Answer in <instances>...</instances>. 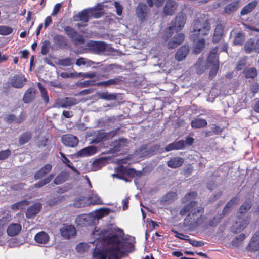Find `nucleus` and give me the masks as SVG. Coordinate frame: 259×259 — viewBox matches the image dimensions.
<instances>
[{
	"instance_id": "nucleus-1",
	"label": "nucleus",
	"mask_w": 259,
	"mask_h": 259,
	"mask_svg": "<svg viewBox=\"0 0 259 259\" xmlns=\"http://www.w3.org/2000/svg\"><path fill=\"white\" fill-rule=\"evenodd\" d=\"M197 196V193L194 191L187 193L182 199L183 203H188L180 210L181 216L186 215L183 221L185 227L193 229L200 226L204 221V208L199 206L196 201L193 200Z\"/></svg>"
},
{
	"instance_id": "nucleus-2",
	"label": "nucleus",
	"mask_w": 259,
	"mask_h": 259,
	"mask_svg": "<svg viewBox=\"0 0 259 259\" xmlns=\"http://www.w3.org/2000/svg\"><path fill=\"white\" fill-rule=\"evenodd\" d=\"M252 206V203L250 200H246L240 207L237 213L238 220L233 226L235 233H237L244 229L249 223V218L245 217V214Z\"/></svg>"
},
{
	"instance_id": "nucleus-3",
	"label": "nucleus",
	"mask_w": 259,
	"mask_h": 259,
	"mask_svg": "<svg viewBox=\"0 0 259 259\" xmlns=\"http://www.w3.org/2000/svg\"><path fill=\"white\" fill-rule=\"evenodd\" d=\"M210 30V24L207 20L203 23L199 19L194 20L192 24V30L190 32V38L194 42L200 36L206 35Z\"/></svg>"
},
{
	"instance_id": "nucleus-4",
	"label": "nucleus",
	"mask_w": 259,
	"mask_h": 259,
	"mask_svg": "<svg viewBox=\"0 0 259 259\" xmlns=\"http://www.w3.org/2000/svg\"><path fill=\"white\" fill-rule=\"evenodd\" d=\"M64 29L66 34L72 40L75 45H81L84 44L85 39L83 36L79 34L74 28L67 26L65 27Z\"/></svg>"
},
{
	"instance_id": "nucleus-5",
	"label": "nucleus",
	"mask_w": 259,
	"mask_h": 259,
	"mask_svg": "<svg viewBox=\"0 0 259 259\" xmlns=\"http://www.w3.org/2000/svg\"><path fill=\"white\" fill-rule=\"evenodd\" d=\"M96 221V218L90 214H82L79 215L75 219L76 224L81 227L94 225Z\"/></svg>"
},
{
	"instance_id": "nucleus-6",
	"label": "nucleus",
	"mask_w": 259,
	"mask_h": 259,
	"mask_svg": "<svg viewBox=\"0 0 259 259\" xmlns=\"http://www.w3.org/2000/svg\"><path fill=\"white\" fill-rule=\"evenodd\" d=\"M91 199V201L88 202V199L85 197H82L76 200L73 203V206L76 208H81L85 207L89 204L94 205L96 204H101L102 203V201L99 197H96L95 199L94 198H92Z\"/></svg>"
},
{
	"instance_id": "nucleus-7",
	"label": "nucleus",
	"mask_w": 259,
	"mask_h": 259,
	"mask_svg": "<svg viewBox=\"0 0 259 259\" xmlns=\"http://www.w3.org/2000/svg\"><path fill=\"white\" fill-rule=\"evenodd\" d=\"M244 49L247 54H250L253 52L259 53V38L256 41L253 38L248 39L244 45Z\"/></svg>"
},
{
	"instance_id": "nucleus-8",
	"label": "nucleus",
	"mask_w": 259,
	"mask_h": 259,
	"mask_svg": "<svg viewBox=\"0 0 259 259\" xmlns=\"http://www.w3.org/2000/svg\"><path fill=\"white\" fill-rule=\"evenodd\" d=\"M61 141L63 144L69 147H75L79 143L78 138L71 134H66L61 137Z\"/></svg>"
},
{
	"instance_id": "nucleus-9",
	"label": "nucleus",
	"mask_w": 259,
	"mask_h": 259,
	"mask_svg": "<svg viewBox=\"0 0 259 259\" xmlns=\"http://www.w3.org/2000/svg\"><path fill=\"white\" fill-rule=\"evenodd\" d=\"M89 49L96 54L104 52L106 49V45L102 41H91L87 44Z\"/></svg>"
},
{
	"instance_id": "nucleus-10",
	"label": "nucleus",
	"mask_w": 259,
	"mask_h": 259,
	"mask_svg": "<svg viewBox=\"0 0 259 259\" xmlns=\"http://www.w3.org/2000/svg\"><path fill=\"white\" fill-rule=\"evenodd\" d=\"M120 248V257H124L126 254L132 253L135 250V246L134 244L127 241H121L120 245H118Z\"/></svg>"
},
{
	"instance_id": "nucleus-11",
	"label": "nucleus",
	"mask_w": 259,
	"mask_h": 259,
	"mask_svg": "<svg viewBox=\"0 0 259 259\" xmlns=\"http://www.w3.org/2000/svg\"><path fill=\"white\" fill-rule=\"evenodd\" d=\"M186 15L182 12H179L175 18L174 23L172 24L173 26L176 29V31H180L184 26L186 21Z\"/></svg>"
},
{
	"instance_id": "nucleus-12",
	"label": "nucleus",
	"mask_w": 259,
	"mask_h": 259,
	"mask_svg": "<svg viewBox=\"0 0 259 259\" xmlns=\"http://www.w3.org/2000/svg\"><path fill=\"white\" fill-rule=\"evenodd\" d=\"M60 233L64 238L69 239L75 236L76 234V230L73 225H65L60 229Z\"/></svg>"
},
{
	"instance_id": "nucleus-13",
	"label": "nucleus",
	"mask_w": 259,
	"mask_h": 259,
	"mask_svg": "<svg viewBox=\"0 0 259 259\" xmlns=\"http://www.w3.org/2000/svg\"><path fill=\"white\" fill-rule=\"evenodd\" d=\"M26 81L23 74H16L11 79L10 83L14 88H21L25 84Z\"/></svg>"
},
{
	"instance_id": "nucleus-14",
	"label": "nucleus",
	"mask_w": 259,
	"mask_h": 259,
	"mask_svg": "<svg viewBox=\"0 0 259 259\" xmlns=\"http://www.w3.org/2000/svg\"><path fill=\"white\" fill-rule=\"evenodd\" d=\"M259 233H255L246 246V249L250 252H255L259 250Z\"/></svg>"
},
{
	"instance_id": "nucleus-15",
	"label": "nucleus",
	"mask_w": 259,
	"mask_h": 259,
	"mask_svg": "<svg viewBox=\"0 0 259 259\" xmlns=\"http://www.w3.org/2000/svg\"><path fill=\"white\" fill-rule=\"evenodd\" d=\"M77 103L76 99L74 98L65 97L58 99L56 102V104L57 107L66 108L76 105Z\"/></svg>"
},
{
	"instance_id": "nucleus-16",
	"label": "nucleus",
	"mask_w": 259,
	"mask_h": 259,
	"mask_svg": "<svg viewBox=\"0 0 259 259\" xmlns=\"http://www.w3.org/2000/svg\"><path fill=\"white\" fill-rule=\"evenodd\" d=\"M178 7L177 3L173 0H167L163 7V12L166 16L172 15Z\"/></svg>"
},
{
	"instance_id": "nucleus-17",
	"label": "nucleus",
	"mask_w": 259,
	"mask_h": 259,
	"mask_svg": "<svg viewBox=\"0 0 259 259\" xmlns=\"http://www.w3.org/2000/svg\"><path fill=\"white\" fill-rule=\"evenodd\" d=\"M42 208L41 203H35L31 205L27 210L25 215L28 219L34 218L39 213Z\"/></svg>"
},
{
	"instance_id": "nucleus-18",
	"label": "nucleus",
	"mask_w": 259,
	"mask_h": 259,
	"mask_svg": "<svg viewBox=\"0 0 259 259\" xmlns=\"http://www.w3.org/2000/svg\"><path fill=\"white\" fill-rule=\"evenodd\" d=\"M108 259H121L120 248L118 246H109L106 249Z\"/></svg>"
},
{
	"instance_id": "nucleus-19",
	"label": "nucleus",
	"mask_w": 259,
	"mask_h": 259,
	"mask_svg": "<svg viewBox=\"0 0 259 259\" xmlns=\"http://www.w3.org/2000/svg\"><path fill=\"white\" fill-rule=\"evenodd\" d=\"M37 90L34 87L29 88L24 93L23 101L25 103H29L35 98Z\"/></svg>"
},
{
	"instance_id": "nucleus-20",
	"label": "nucleus",
	"mask_w": 259,
	"mask_h": 259,
	"mask_svg": "<svg viewBox=\"0 0 259 259\" xmlns=\"http://www.w3.org/2000/svg\"><path fill=\"white\" fill-rule=\"evenodd\" d=\"M122 82V76H116L105 81L98 82L96 84L98 86L109 87L111 85H120Z\"/></svg>"
},
{
	"instance_id": "nucleus-21",
	"label": "nucleus",
	"mask_w": 259,
	"mask_h": 259,
	"mask_svg": "<svg viewBox=\"0 0 259 259\" xmlns=\"http://www.w3.org/2000/svg\"><path fill=\"white\" fill-rule=\"evenodd\" d=\"M103 241L107 244L110 245V246H118L120 242L119 236L116 234H109L105 236Z\"/></svg>"
},
{
	"instance_id": "nucleus-22",
	"label": "nucleus",
	"mask_w": 259,
	"mask_h": 259,
	"mask_svg": "<svg viewBox=\"0 0 259 259\" xmlns=\"http://www.w3.org/2000/svg\"><path fill=\"white\" fill-rule=\"evenodd\" d=\"M185 38V35L183 33H178L176 34L172 39L168 43V48L171 49L176 48L181 44Z\"/></svg>"
},
{
	"instance_id": "nucleus-23",
	"label": "nucleus",
	"mask_w": 259,
	"mask_h": 259,
	"mask_svg": "<svg viewBox=\"0 0 259 259\" xmlns=\"http://www.w3.org/2000/svg\"><path fill=\"white\" fill-rule=\"evenodd\" d=\"M147 5L143 3H140L136 8L137 17L141 20H144L147 16L148 11Z\"/></svg>"
},
{
	"instance_id": "nucleus-24",
	"label": "nucleus",
	"mask_w": 259,
	"mask_h": 259,
	"mask_svg": "<svg viewBox=\"0 0 259 259\" xmlns=\"http://www.w3.org/2000/svg\"><path fill=\"white\" fill-rule=\"evenodd\" d=\"M189 51V47L188 45L181 46L175 54V58L178 61L183 60L187 55Z\"/></svg>"
},
{
	"instance_id": "nucleus-25",
	"label": "nucleus",
	"mask_w": 259,
	"mask_h": 259,
	"mask_svg": "<svg viewBox=\"0 0 259 259\" xmlns=\"http://www.w3.org/2000/svg\"><path fill=\"white\" fill-rule=\"evenodd\" d=\"M52 169V166L50 164H45L42 168L38 170L34 176L35 180H39L48 174H49Z\"/></svg>"
},
{
	"instance_id": "nucleus-26",
	"label": "nucleus",
	"mask_w": 259,
	"mask_h": 259,
	"mask_svg": "<svg viewBox=\"0 0 259 259\" xmlns=\"http://www.w3.org/2000/svg\"><path fill=\"white\" fill-rule=\"evenodd\" d=\"M184 162V159L180 157H174L171 158L167 161V165L172 168H177L182 165Z\"/></svg>"
},
{
	"instance_id": "nucleus-27",
	"label": "nucleus",
	"mask_w": 259,
	"mask_h": 259,
	"mask_svg": "<svg viewBox=\"0 0 259 259\" xmlns=\"http://www.w3.org/2000/svg\"><path fill=\"white\" fill-rule=\"evenodd\" d=\"M21 229V225L20 224L13 223L8 227L7 232L10 236H14L19 234Z\"/></svg>"
},
{
	"instance_id": "nucleus-28",
	"label": "nucleus",
	"mask_w": 259,
	"mask_h": 259,
	"mask_svg": "<svg viewBox=\"0 0 259 259\" xmlns=\"http://www.w3.org/2000/svg\"><path fill=\"white\" fill-rule=\"evenodd\" d=\"M69 173L66 171H61L54 179L53 183L59 185L66 182L69 178Z\"/></svg>"
},
{
	"instance_id": "nucleus-29",
	"label": "nucleus",
	"mask_w": 259,
	"mask_h": 259,
	"mask_svg": "<svg viewBox=\"0 0 259 259\" xmlns=\"http://www.w3.org/2000/svg\"><path fill=\"white\" fill-rule=\"evenodd\" d=\"M224 32V28L221 24H218L215 28L212 42L213 43L219 42L222 38Z\"/></svg>"
},
{
	"instance_id": "nucleus-30",
	"label": "nucleus",
	"mask_w": 259,
	"mask_h": 259,
	"mask_svg": "<svg viewBox=\"0 0 259 259\" xmlns=\"http://www.w3.org/2000/svg\"><path fill=\"white\" fill-rule=\"evenodd\" d=\"M35 241L39 244H46L49 240L48 234L44 231L37 233L34 236Z\"/></svg>"
},
{
	"instance_id": "nucleus-31",
	"label": "nucleus",
	"mask_w": 259,
	"mask_h": 259,
	"mask_svg": "<svg viewBox=\"0 0 259 259\" xmlns=\"http://www.w3.org/2000/svg\"><path fill=\"white\" fill-rule=\"evenodd\" d=\"M218 47H215L212 48L210 50V52L208 56L207 60L208 62L211 63V64H214V63H219V55L218 54Z\"/></svg>"
},
{
	"instance_id": "nucleus-32",
	"label": "nucleus",
	"mask_w": 259,
	"mask_h": 259,
	"mask_svg": "<svg viewBox=\"0 0 259 259\" xmlns=\"http://www.w3.org/2000/svg\"><path fill=\"white\" fill-rule=\"evenodd\" d=\"M74 19L75 21H80L87 23L89 20V11L87 9H84L77 15L74 16Z\"/></svg>"
},
{
	"instance_id": "nucleus-33",
	"label": "nucleus",
	"mask_w": 259,
	"mask_h": 259,
	"mask_svg": "<svg viewBox=\"0 0 259 259\" xmlns=\"http://www.w3.org/2000/svg\"><path fill=\"white\" fill-rule=\"evenodd\" d=\"M53 40L55 45L61 49L65 48L67 45L66 39L61 35H55Z\"/></svg>"
},
{
	"instance_id": "nucleus-34",
	"label": "nucleus",
	"mask_w": 259,
	"mask_h": 259,
	"mask_svg": "<svg viewBox=\"0 0 259 259\" xmlns=\"http://www.w3.org/2000/svg\"><path fill=\"white\" fill-rule=\"evenodd\" d=\"M96 152V147L94 146H88L79 150L78 155L81 157L88 156L93 155Z\"/></svg>"
},
{
	"instance_id": "nucleus-35",
	"label": "nucleus",
	"mask_w": 259,
	"mask_h": 259,
	"mask_svg": "<svg viewBox=\"0 0 259 259\" xmlns=\"http://www.w3.org/2000/svg\"><path fill=\"white\" fill-rule=\"evenodd\" d=\"M128 167L123 165L118 167L116 169V176L120 179L128 182L127 179L125 177L127 175Z\"/></svg>"
},
{
	"instance_id": "nucleus-36",
	"label": "nucleus",
	"mask_w": 259,
	"mask_h": 259,
	"mask_svg": "<svg viewBox=\"0 0 259 259\" xmlns=\"http://www.w3.org/2000/svg\"><path fill=\"white\" fill-rule=\"evenodd\" d=\"M191 126L193 128H200L207 126V121L204 119L195 118L191 122Z\"/></svg>"
},
{
	"instance_id": "nucleus-37",
	"label": "nucleus",
	"mask_w": 259,
	"mask_h": 259,
	"mask_svg": "<svg viewBox=\"0 0 259 259\" xmlns=\"http://www.w3.org/2000/svg\"><path fill=\"white\" fill-rule=\"evenodd\" d=\"M257 3L256 1H252L245 5L241 10V15H246L253 11L256 7Z\"/></svg>"
},
{
	"instance_id": "nucleus-38",
	"label": "nucleus",
	"mask_w": 259,
	"mask_h": 259,
	"mask_svg": "<svg viewBox=\"0 0 259 259\" xmlns=\"http://www.w3.org/2000/svg\"><path fill=\"white\" fill-rule=\"evenodd\" d=\"M239 202V198L237 197H233L225 205L223 209L222 213L225 215L230 211L231 208Z\"/></svg>"
},
{
	"instance_id": "nucleus-39",
	"label": "nucleus",
	"mask_w": 259,
	"mask_h": 259,
	"mask_svg": "<svg viewBox=\"0 0 259 259\" xmlns=\"http://www.w3.org/2000/svg\"><path fill=\"white\" fill-rule=\"evenodd\" d=\"M30 203V202L29 201L23 200L13 204L11 206V209L14 211H16L19 209H23L26 206L29 205Z\"/></svg>"
},
{
	"instance_id": "nucleus-40",
	"label": "nucleus",
	"mask_w": 259,
	"mask_h": 259,
	"mask_svg": "<svg viewBox=\"0 0 259 259\" xmlns=\"http://www.w3.org/2000/svg\"><path fill=\"white\" fill-rule=\"evenodd\" d=\"M37 87L40 91L41 97L44 103L47 105L49 102V96L46 88L40 83H37Z\"/></svg>"
},
{
	"instance_id": "nucleus-41",
	"label": "nucleus",
	"mask_w": 259,
	"mask_h": 259,
	"mask_svg": "<svg viewBox=\"0 0 259 259\" xmlns=\"http://www.w3.org/2000/svg\"><path fill=\"white\" fill-rule=\"evenodd\" d=\"M205 45V40L202 38L196 42L195 46L193 48V51L195 54L200 53L203 48H204Z\"/></svg>"
},
{
	"instance_id": "nucleus-42",
	"label": "nucleus",
	"mask_w": 259,
	"mask_h": 259,
	"mask_svg": "<svg viewBox=\"0 0 259 259\" xmlns=\"http://www.w3.org/2000/svg\"><path fill=\"white\" fill-rule=\"evenodd\" d=\"M32 138V134L30 132H26L21 134L19 139V144L21 145L28 142Z\"/></svg>"
},
{
	"instance_id": "nucleus-43",
	"label": "nucleus",
	"mask_w": 259,
	"mask_h": 259,
	"mask_svg": "<svg viewBox=\"0 0 259 259\" xmlns=\"http://www.w3.org/2000/svg\"><path fill=\"white\" fill-rule=\"evenodd\" d=\"M98 97L100 99L109 101L116 100L117 96L114 93H109L107 92H103L98 94Z\"/></svg>"
},
{
	"instance_id": "nucleus-44",
	"label": "nucleus",
	"mask_w": 259,
	"mask_h": 259,
	"mask_svg": "<svg viewBox=\"0 0 259 259\" xmlns=\"http://www.w3.org/2000/svg\"><path fill=\"white\" fill-rule=\"evenodd\" d=\"M54 176V174H53L49 175L43 180H40L38 182L35 183L34 184V187L37 188H39L43 187L45 185L49 183L53 180Z\"/></svg>"
},
{
	"instance_id": "nucleus-45",
	"label": "nucleus",
	"mask_w": 259,
	"mask_h": 259,
	"mask_svg": "<svg viewBox=\"0 0 259 259\" xmlns=\"http://www.w3.org/2000/svg\"><path fill=\"white\" fill-rule=\"evenodd\" d=\"M243 73L245 74L246 78H254L257 75V70L254 67L245 69L243 70Z\"/></svg>"
},
{
	"instance_id": "nucleus-46",
	"label": "nucleus",
	"mask_w": 259,
	"mask_h": 259,
	"mask_svg": "<svg viewBox=\"0 0 259 259\" xmlns=\"http://www.w3.org/2000/svg\"><path fill=\"white\" fill-rule=\"evenodd\" d=\"M108 255L106 249L101 250L100 249H95L93 253V257L96 259H106Z\"/></svg>"
},
{
	"instance_id": "nucleus-47",
	"label": "nucleus",
	"mask_w": 259,
	"mask_h": 259,
	"mask_svg": "<svg viewBox=\"0 0 259 259\" xmlns=\"http://www.w3.org/2000/svg\"><path fill=\"white\" fill-rule=\"evenodd\" d=\"M245 238V235L240 234L235 237L232 241L231 244L233 246L238 247L240 246Z\"/></svg>"
},
{
	"instance_id": "nucleus-48",
	"label": "nucleus",
	"mask_w": 259,
	"mask_h": 259,
	"mask_svg": "<svg viewBox=\"0 0 259 259\" xmlns=\"http://www.w3.org/2000/svg\"><path fill=\"white\" fill-rule=\"evenodd\" d=\"M126 139H120L118 141H116L113 142L112 145L113 147L111 149V151L114 153L120 151L122 146L121 143H124Z\"/></svg>"
},
{
	"instance_id": "nucleus-49",
	"label": "nucleus",
	"mask_w": 259,
	"mask_h": 259,
	"mask_svg": "<svg viewBox=\"0 0 259 259\" xmlns=\"http://www.w3.org/2000/svg\"><path fill=\"white\" fill-rule=\"evenodd\" d=\"M244 40V35L241 33H238L234 39L233 43L235 45L241 46L243 45Z\"/></svg>"
},
{
	"instance_id": "nucleus-50",
	"label": "nucleus",
	"mask_w": 259,
	"mask_h": 259,
	"mask_svg": "<svg viewBox=\"0 0 259 259\" xmlns=\"http://www.w3.org/2000/svg\"><path fill=\"white\" fill-rule=\"evenodd\" d=\"M74 63V59L71 58H66L59 60L58 64L63 66H70Z\"/></svg>"
},
{
	"instance_id": "nucleus-51",
	"label": "nucleus",
	"mask_w": 259,
	"mask_h": 259,
	"mask_svg": "<svg viewBox=\"0 0 259 259\" xmlns=\"http://www.w3.org/2000/svg\"><path fill=\"white\" fill-rule=\"evenodd\" d=\"M103 165V161L98 159L94 160L92 163V169L93 171H97L101 169Z\"/></svg>"
},
{
	"instance_id": "nucleus-52",
	"label": "nucleus",
	"mask_w": 259,
	"mask_h": 259,
	"mask_svg": "<svg viewBox=\"0 0 259 259\" xmlns=\"http://www.w3.org/2000/svg\"><path fill=\"white\" fill-rule=\"evenodd\" d=\"M238 7L237 3L233 2L225 7L224 11L226 13H230L231 12L235 11Z\"/></svg>"
},
{
	"instance_id": "nucleus-53",
	"label": "nucleus",
	"mask_w": 259,
	"mask_h": 259,
	"mask_svg": "<svg viewBox=\"0 0 259 259\" xmlns=\"http://www.w3.org/2000/svg\"><path fill=\"white\" fill-rule=\"evenodd\" d=\"M13 29L7 26H0V35H8L13 32Z\"/></svg>"
},
{
	"instance_id": "nucleus-54",
	"label": "nucleus",
	"mask_w": 259,
	"mask_h": 259,
	"mask_svg": "<svg viewBox=\"0 0 259 259\" xmlns=\"http://www.w3.org/2000/svg\"><path fill=\"white\" fill-rule=\"evenodd\" d=\"M50 46V42L49 40H46L42 42L41 48V53L42 55H45L49 52Z\"/></svg>"
},
{
	"instance_id": "nucleus-55",
	"label": "nucleus",
	"mask_w": 259,
	"mask_h": 259,
	"mask_svg": "<svg viewBox=\"0 0 259 259\" xmlns=\"http://www.w3.org/2000/svg\"><path fill=\"white\" fill-rule=\"evenodd\" d=\"M164 0H147V3L150 7H152L154 5L159 7L162 6Z\"/></svg>"
},
{
	"instance_id": "nucleus-56",
	"label": "nucleus",
	"mask_w": 259,
	"mask_h": 259,
	"mask_svg": "<svg viewBox=\"0 0 259 259\" xmlns=\"http://www.w3.org/2000/svg\"><path fill=\"white\" fill-rule=\"evenodd\" d=\"M219 68V63H214L213 64L212 67L211 68L209 71V78H213L217 74Z\"/></svg>"
},
{
	"instance_id": "nucleus-57",
	"label": "nucleus",
	"mask_w": 259,
	"mask_h": 259,
	"mask_svg": "<svg viewBox=\"0 0 259 259\" xmlns=\"http://www.w3.org/2000/svg\"><path fill=\"white\" fill-rule=\"evenodd\" d=\"M193 170V166L191 164H188L183 168V173L186 177H188L191 175Z\"/></svg>"
},
{
	"instance_id": "nucleus-58",
	"label": "nucleus",
	"mask_w": 259,
	"mask_h": 259,
	"mask_svg": "<svg viewBox=\"0 0 259 259\" xmlns=\"http://www.w3.org/2000/svg\"><path fill=\"white\" fill-rule=\"evenodd\" d=\"M172 232L175 234V236L182 240H184L185 241H188L189 239V236L187 235L184 234L182 233H180L178 231L172 229Z\"/></svg>"
},
{
	"instance_id": "nucleus-59",
	"label": "nucleus",
	"mask_w": 259,
	"mask_h": 259,
	"mask_svg": "<svg viewBox=\"0 0 259 259\" xmlns=\"http://www.w3.org/2000/svg\"><path fill=\"white\" fill-rule=\"evenodd\" d=\"M11 155V152L9 149L0 151V160H4Z\"/></svg>"
},
{
	"instance_id": "nucleus-60",
	"label": "nucleus",
	"mask_w": 259,
	"mask_h": 259,
	"mask_svg": "<svg viewBox=\"0 0 259 259\" xmlns=\"http://www.w3.org/2000/svg\"><path fill=\"white\" fill-rule=\"evenodd\" d=\"M221 217H214L212 219L209 220L208 224L211 227H215L221 222Z\"/></svg>"
},
{
	"instance_id": "nucleus-61",
	"label": "nucleus",
	"mask_w": 259,
	"mask_h": 259,
	"mask_svg": "<svg viewBox=\"0 0 259 259\" xmlns=\"http://www.w3.org/2000/svg\"><path fill=\"white\" fill-rule=\"evenodd\" d=\"M174 30H176L175 28L171 26L168 27L165 30V38L167 40L169 38H170L173 33H174Z\"/></svg>"
},
{
	"instance_id": "nucleus-62",
	"label": "nucleus",
	"mask_w": 259,
	"mask_h": 259,
	"mask_svg": "<svg viewBox=\"0 0 259 259\" xmlns=\"http://www.w3.org/2000/svg\"><path fill=\"white\" fill-rule=\"evenodd\" d=\"M114 5L116 8V14L118 16H121L122 14L123 11V7L122 5H121L119 2L117 1H115L114 2Z\"/></svg>"
},
{
	"instance_id": "nucleus-63",
	"label": "nucleus",
	"mask_w": 259,
	"mask_h": 259,
	"mask_svg": "<svg viewBox=\"0 0 259 259\" xmlns=\"http://www.w3.org/2000/svg\"><path fill=\"white\" fill-rule=\"evenodd\" d=\"M87 249V244L84 243H80L77 245L76 247V250L78 253L84 252Z\"/></svg>"
},
{
	"instance_id": "nucleus-64",
	"label": "nucleus",
	"mask_w": 259,
	"mask_h": 259,
	"mask_svg": "<svg viewBox=\"0 0 259 259\" xmlns=\"http://www.w3.org/2000/svg\"><path fill=\"white\" fill-rule=\"evenodd\" d=\"M176 150L183 149L185 146V142L184 140H180L174 142Z\"/></svg>"
}]
</instances>
